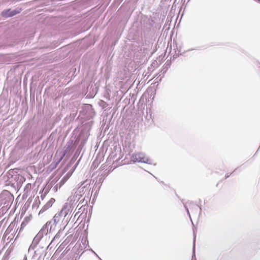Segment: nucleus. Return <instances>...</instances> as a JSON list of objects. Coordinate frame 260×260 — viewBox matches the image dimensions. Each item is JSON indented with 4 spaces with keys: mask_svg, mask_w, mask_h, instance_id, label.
<instances>
[{
    "mask_svg": "<svg viewBox=\"0 0 260 260\" xmlns=\"http://www.w3.org/2000/svg\"><path fill=\"white\" fill-rule=\"evenodd\" d=\"M55 200L53 198H51L48 202L44 206V207L42 208V209L41 210L40 212H43L50 207H52V205L54 203Z\"/></svg>",
    "mask_w": 260,
    "mask_h": 260,
    "instance_id": "obj_1",
    "label": "nucleus"
},
{
    "mask_svg": "<svg viewBox=\"0 0 260 260\" xmlns=\"http://www.w3.org/2000/svg\"><path fill=\"white\" fill-rule=\"evenodd\" d=\"M142 154L141 153H136L132 155V158L135 161H142L143 159Z\"/></svg>",
    "mask_w": 260,
    "mask_h": 260,
    "instance_id": "obj_2",
    "label": "nucleus"
},
{
    "mask_svg": "<svg viewBox=\"0 0 260 260\" xmlns=\"http://www.w3.org/2000/svg\"><path fill=\"white\" fill-rule=\"evenodd\" d=\"M15 14V11L10 12V10H8L6 12H3L2 15L4 17H11L14 16Z\"/></svg>",
    "mask_w": 260,
    "mask_h": 260,
    "instance_id": "obj_3",
    "label": "nucleus"
},
{
    "mask_svg": "<svg viewBox=\"0 0 260 260\" xmlns=\"http://www.w3.org/2000/svg\"><path fill=\"white\" fill-rule=\"evenodd\" d=\"M51 223V221H49V222H47L46 223V226H48V225H49V224Z\"/></svg>",
    "mask_w": 260,
    "mask_h": 260,
    "instance_id": "obj_4",
    "label": "nucleus"
},
{
    "mask_svg": "<svg viewBox=\"0 0 260 260\" xmlns=\"http://www.w3.org/2000/svg\"><path fill=\"white\" fill-rule=\"evenodd\" d=\"M53 221H54V222H56V216H55L53 217Z\"/></svg>",
    "mask_w": 260,
    "mask_h": 260,
    "instance_id": "obj_5",
    "label": "nucleus"
}]
</instances>
